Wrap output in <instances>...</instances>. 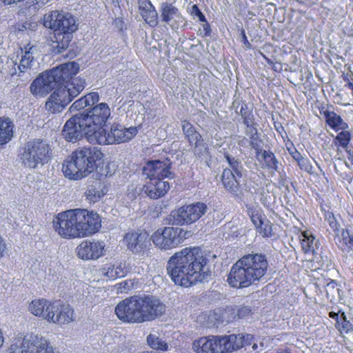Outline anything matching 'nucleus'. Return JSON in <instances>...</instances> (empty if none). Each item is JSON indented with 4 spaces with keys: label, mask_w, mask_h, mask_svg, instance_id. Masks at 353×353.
<instances>
[{
    "label": "nucleus",
    "mask_w": 353,
    "mask_h": 353,
    "mask_svg": "<svg viewBox=\"0 0 353 353\" xmlns=\"http://www.w3.org/2000/svg\"><path fill=\"white\" fill-rule=\"evenodd\" d=\"M79 70V64L73 61L43 72L31 83L30 92L36 97H43L56 88L46 107L52 113L60 112L85 88L84 79L72 78Z\"/></svg>",
    "instance_id": "f257e3e1"
},
{
    "label": "nucleus",
    "mask_w": 353,
    "mask_h": 353,
    "mask_svg": "<svg viewBox=\"0 0 353 353\" xmlns=\"http://www.w3.org/2000/svg\"><path fill=\"white\" fill-rule=\"evenodd\" d=\"M208 263L199 248H185L170 258L167 270L175 284L187 288L208 279Z\"/></svg>",
    "instance_id": "f03ea898"
},
{
    "label": "nucleus",
    "mask_w": 353,
    "mask_h": 353,
    "mask_svg": "<svg viewBox=\"0 0 353 353\" xmlns=\"http://www.w3.org/2000/svg\"><path fill=\"white\" fill-rule=\"evenodd\" d=\"M164 309V305L152 296H132L118 303L115 314L123 322L139 323L154 319Z\"/></svg>",
    "instance_id": "7ed1b4c3"
},
{
    "label": "nucleus",
    "mask_w": 353,
    "mask_h": 353,
    "mask_svg": "<svg viewBox=\"0 0 353 353\" xmlns=\"http://www.w3.org/2000/svg\"><path fill=\"white\" fill-rule=\"evenodd\" d=\"M268 267V263L265 255H245L231 268L228 277V283L232 288L248 287L265 275Z\"/></svg>",
    "instance_id": "20e7f679"
},
{
    "label": "nucleus",
    "mask_w": 353,
    "mask_h": 353,
    "mask_svg": "<svg viewBox=\"0 0 353 353\" xmlns=\"http://www.w3.org/2000/svg\"><path fill=\"white\" fill-rule=\"evenodd\" d=\"M102 156L101 151L96 147L79 148L64 161L62 171L65 176L70 179H81L96 169V162Z\"/></svg>",
    "instance_id": "39448f33"
},
{
    "label": "nucleus",
    "mask_w": 353,
    "mask_h": 353,
    "mask_svg": "<svg viewBox=\"0 0 353 353\" xmlns=\"http://www.w3.org/2000/svg\"><path fill=\"white\" fill-rule=\"evenodd\" d=\"M251 334H230L225 336H202L192 343L196 353H229L251 344Z\"/></svg>",
    "instance_id": "423d86ee"
},
{
    "label": "nucleus",
    "mask_w": 353,
    "mask_h": 353,
    "mask_svg": "<svg viewBox=\"0 0 353 353\" xmlns=\"http://www.w3.org/2000/svg\"><path fill=\"white\" fill-rule=\"evenodd\" d=\"M137 133L136 127L125 128L119 123H113L109 130L99 129L90 138V143L99 145L117 144L132 139Z\"/></svg>",
    "instance_id": "0eeeda50"
},
{
    "label": "nucleus",
    "mask_w": 353,
    "mask_h": 353,
    "mask_svg": "<svg viewBox=\"0 0 353 353\" xmlns=\"http://www.w3.org/2000/svg\"><path fill=\"white\" fill-rule=\"evenodd\" d=\"M8 353H59L44 337L27 334L22 340L12 344Z\"/></svg>",
    "instance_id": "6e6552de"
},
{
    "label": "nucleus",
    "mask_w": 353,
    "mask_h": 353,
    "mask_svg": "<svg viewBox=\"0 0 353 353\" xmlns=\"http://www.w3.org/2000/svg\"><path fill=\"white\" fill-rule=\"evenodd\" d=\"M50 151V145L43 141H29L21 155L22 165L30 169L43 165L48 161Z\"/></svg>",
    "instance_id": "1a4fd4ad"
},
{
    "label": "nucleus",
    "mask_w": 353,
    "mask_h": 353,
    "mask_svg": "<svg viewBox=\"0 0 353 353\" xmlns=\"http://www.w3.org/2000/svg\"><path fill=\"white\" fill-rule=\"evenodd\" d=\"M225 158L228 167L223 169L221 174V181L224 188L230 193L239 195L241 193L239 180L243 176V168L241 161L226 154Z\"/></svg>",
    "instance_id": "9d476101"
},
{
    "label": "nucleus",
    "mask_w": 353,
    "mask_h": 353,
    "mask_svg": "<svg viewBox=\"0 0 353 353\" xmlns=\"http://www.w3.org/2000/svg\"><path fill=\"white\" fill-rule=\"evenodd\" d=\"M188 231L180 228L164 227L158 229L151 236L153 243L161 250L176 248L186 239Z\"/></svg>",
    "instance_id": "9b49d317"
},
{
    "label": "nucleus",
    "mask_w": 353,
    "mask_h": 353,
    "mask_svg": "<svg viewBox=\"0 0 353 353\" xmlns=\"http://www.w3.org/2000/svg\"><path fill=\"white\" fill-rule=\"evenodd\" d=\"M77 208L59 213L53 219L54 230L68 239L79 238Z\"/></svg>",
    "instance_id": "f8f14e48"
},
{
    "label": "nucleus",
    "mask_w": 353,
    "mask_h": 353,
    "mask_svg": "<svg viewBox=\"0 0 353 353\" xmlns=\"http://www.w3.org/2000/svg\"><path fill=\"white\" fill-rule=\"evenodd\" d=\"M207 209V205L201 202L182 206L171 212L170 222L175 225L191 224L204 215Z\"/></svg>",
    "instance_id": "ddd939ff"
},
{
    "label": "nucleus",
    "mask_w": 353,
    "mask_h": 353,
    "mask_svg": "<svg viewBox=\"0 0 353 353\" xmlns=\"http://www.w3.org/2000/svg\"><path fill=\"white\" fill-rule=\"evenodd\" d=\"M43 26L54 32L73 33L77 30L74 17L62 11L54 10L43 17Z\"/></svg>",
    "instance_id": "4468645a"
},
{
    "label": "nucleus",
    "mask_w": 353,
    "mask_h": 353,
    "mask_svg": "<svg viewBox=\"0 0 353 353\" xmlns=\"http://www.w3.org/2000/svg\"><path fill=\"white\" fill-rule=\"evenodd\" d=\"M111 114L110 108L105 103H101L85 114L81 113V115L84 121V123L88 130H90L91 136H94L95 132L99 129H103V125L105 124Z\"/></svg>",
    "instance_id": "2eb2a0df"
},
{
    "label": "nucleus",
    "mask_w": 353,
    "mask_h": 353,
    "mask_svg": "<svg viewBox=\"0 0 353 353\" xmlns=\"http://www.w3.org/2000/svg\"><path fill=\"white\" fill-rule=\"evenodd\" d=\"M78 236L83 238L97 233L101 227V217L97 212L77 208Z\"/></svg>",
    "instance_id": "dca6fc26"
},
{
    "label": "nucleus",
    "mask_w": 353,
    "mask_h": 353,
    "mask_svg": "<svg viewBox=\"0 0 353 353\" xmlns=\"http://www.w3.org/2000/svg\"><path fill=\"white\" fill-rule=\"evenodd\" d=\"M62 134L68 141L74 142L85 135L89 141L91 135L90 130L86 127L80 114H76L70 118L65 124Z\"/></svg>",
    "instance_id": "f3484780"
},
{
    "label": "nucleus",
    "mask_w": 353,
    "mask_h": 353,
    "mask_svg": "<svg viewBox=\"0 0 353 353\" xmlns=\"http://www.w3.org/2000/svg\"><path fill=\"white\" fill-rule=\"evenodd\" d=\"M103 241L84 240L77 247V256L83 260H96L105 254Z\"/></svg>",
    "instance_id": "a211bd4d"
},
{
    "label": "nucleus",
    "mask_w": 353,
    "mask_h": 353,
    "mask_svg": "<svg viewBox=\"0 0 353 353\" xmlns=\"http://www.w3.org/2000/svg\"><path fill=\"white\" fill-rule=\"evenodd\" d=\"M171 162L168 159L154 160L147 163L143 168V174L147 178H158L163 180L165 178L171 179L173 174L170 171Z\"/></svg>",
    "instance_id": "6ab92c4d"
},
{
    "label": "nucleus",
    "mask_w": 353,
    "mask_h": 353,
    "mask_svg": "<svg viewBox=\"0 0 353 353\" xmlns=\"http://www.w3.org/2000/svg\"><path fill=\"white\" fill-rule=\"evenodd\" d=\"M74 320V310L68 304H64L60 301H53L50 319L48 322L62 325H67Z\"/></svg>",
    "instance_id": "aec40b11"
},
{
    "label": "nucleus",
    "mask_w": 353,
    "mask_h": 353,
    "mask_svg": "<svg viewBox=\"0 0 353 353\" xmlns=\"http://www.w3.org/2000/svg\"><path fill=\"white\" fill-rule=\"evenodd\" d=\"M182 130L190 144L194 147V153L196 155L201 156L208 151V148L203 143L201 135L190 122L183 121Z\"/></svg>",
    "instance_id": "412c9836"
},
{
    "label": "nucleus",
    "mask_w": 353,
    "mask_h": 353,
    "mask_svg": "<svg viewBox=\"0 0 353 353\" xmlns=\"http://www.w3.org/2000/svg\"><path fill=\"white\" fill-rule=\"evenodd\" d=\"M124 242L133 253H140L146 249L150 241L146 232L137 230L128 232L124 237Z\"/></svg>",
    "instance_id": "4be33fe9"
},
{
    "label": "nucleus",
    "mask_w": 353,
    "mask_h": 353,
    "mask_svg": "<svg viewBox=\"0 0 353 353\" xmlns=\"http://www.w3.org/2000/svg\"><path fill=\"white\" fill-rule=\"evenodd\" d=\"M148 181L143 188V192L152 199H157L163 196L170 189V184L168 181L158 178H148Z\"/></svg>",
    "instance_id": "5701e85b"
},
{
    "label": "nucleus",
    "mask_w": 353,
    "mask_h": 353,
    "mask_svg": "<svg viewBox=\"0 0 353 353\" xmlns=\"http://www.w3.org/2000/svg\"><path fill=\"white\" fill-rule=\"evenodd\" d=\"M101 276L106 280H115L123 277L130 271L129 268L124 263H106L99 269Z\"/></svg>",
    "instance_id": "b1692460"
},
{
    "label": "nucleus",
    "mask_w": 353,
    "mask_h": 353,
    "mask_svg": "<svg viewBox=\"0 0 353 353\" xmlns=\"http://www.w3.org/2000/svg\"><path fill=\"white\" fill-rule=\"evenodd\" d=\"M53 301L45 299H36L28 305V311L35 316L41 318L47 321L50 319Z\"/></svg>",
    "instance_id": "393cba45"
},
{
    "label": "nucleus",
    "mask_w": 353,
    "mask_h": 353,
    "mask_svg": "<svg viewBox=\"0 0 353 353\" xmlns=\"http://www.w3.org/2000/svg\"><path fill=\"white\" fill-rule=\"evenodd\" d=\"M139 12L144 21L151 27L157 24V12L149 0L139 1Z\"/></svg>",
    "instance_id": "a878e982"
},
{
    "label": "nucleus",
    "mask_w": 353,
    "mask_h": 353,
    "mask_svg": "<svg viewBox=\"0 0 353 353\" xmlns=\"http://www.w3.org/2000/svg\"><path fill=\"white\" fill-rule=\"evenodd\" d=\"M301 243L302 250L306 254L313 256L320 248L319 240L309 231H304L301 233Z\"/></svg>",
    "instance_id": "bb28decb"
},
{
    "label": "nucleus",
    "mask_w": 353,
    "mask_h": 353,
    "mask_svg": "<svg viewBox=\"0 0 353 353\" xmlns=\"http://www.w3.org/2000/svg\"><path fill=\"white\" fill-rule=\"evenodd\" d=\"M21 51L18 69L20 72H26L30 70L34 63L33 54L36 51V48L33 46H26L24 50L21 49Z\"/></svg>",
    "instance_id": "cd10ccee"
},
{
    "label": "nucleus",
    "mask_w": 353,
    "mask_h": 353,
    "mask_svg": "<svg viewBox=\"0 0 353 353\" xmlns=\"http://www.w3.org/2000/svg\"><path fill=\"white\" fill-rule=\"evenodd\" d=\"M324 114L327 125L334 131L338 132L349 128L348 124L334 112L326 111Z\"/></svg>",
    "instance_id": "c85d7f7f"
},
{
    "label": "nucleus",
    "mask_w": 353,
    "mask_h": 353,
    "mask_svg": "<svg viewBox=\"0 0 353 353\" xmlns=\"http://www.w3.org/2000/svg\"><path fill=\"white\" fill-rule=\"evenodd\" d=\"M14 125L9 119L0 118V145L8 143L13 136Z\"/></svg>",
    "instance_id": "c756f323"
},
{
    "label": "nucleus",
    "mask_w": 353,
    "mask_h": 353,
    "mask_svg": "<svg viewBox=\"0 0 353 353\" xmlns=\"http://www.w3.org/2000/svg\"><path fill=\"white\" fill-rule=\"evenodd\" d=\"M86 199L92 203L98 201L105 193L101 189V184L97 182L94 185H90L85 193Z\"/></svg>",
    "instance_id": "7c9ffc66"
},
{
    "label": "nucleus",
    "mask_w": 353,
    "mask_h": 353,
    "mask_svg": "<svg viewBox=\"0 0 353 353\" xmlns=\"http://www.w3.org/2000/svg\"><path fill=\"white\" fill-rule=\"evenodd\" d=\"M72 33H65L61 32H57L55 33L54 38L56 41H54V43H57L55 47L57 48L58 52H61L69 46L72 37Z\"/></svg>",
    "instance_id": "2f4dec72"
},
{
    "label": "nucleus",
    "mask_w": 353,
    "mask_h": 353,
    "mask_svg": "<svg viewBox=\"0 0 353 353\" xmlns=\"http://www.w3.org/2000/svg\"><path fill=\"white\" fill-rule=\"evenodd\" d=\"M163 21L169 23L174 17H179L178 9L172 4L169 3H163L161 6Z\"/></svg>",
    "instance_id": "473e14b6"
},
{
    "label": "nucleus",
    "mask_w": 353,
    "mask_h": 353,
    "mask_svg": "<svg viewBox=\"0 0 353 353\" xmlns=\"http://www.w3.org/2000/svg\"><path fill=\"white\" fill-rule=\"evenodd\" d=\"M147 342L148 345L154 350H168V344L156 334H150L147 337Z\"/></svg>",
    "instance_id": "72a5a7b5"
},
{
    "label": "nucleus",
    "mask_w": 353,
    "mask_h": 353,
    "mask_svg": "<svg viewBox=\"0 0 353 353\" xmlns=\"http://www.w3.org/2000/svg\"><path fill=\"white\" fill-rule=\"evenodd\" d=\"M352 135L348 129L342 130L339 132L334 138V143L336 145L341 146L343 149L349 147V143L351 141Z\"/></svg>",
    "instance_id": "f704fd0d"
},
{
    "label": "nucleus",
    "mask_w": 353,
    "mask_h": 353,
    "mask_svg": "<svg viewBox=\"0 0 353 353\" xmlns=\"http://www.w3.org/2000/svg\"><path fill=\"white\" fill-rule=\"evenodd\" d=\"M262 157L264 161L265 166L274 171H276L279 168V161L273 152L270 151L263 150L262 152Z\"/></svg>",
    "instance_id": "c9c22d12"
},
{
    "label": "nucleus",
    "mask_w": 353,
    "mask_h": 353,
    "mask_svg": "<svg viewBox=\"0 0 353 353\" xmlns=\"http://www.w3.org/2000/svg\"><path fill=\"white\" fill-rule=\"evenodd\" d=\"M240 114L245 125H250V122L253 121L252 109L249 108L246 103H243L240 110Z\"/></svg>",
    "instance_id": "e433bc0d"
},
{
    "label": "nucleus",
    "mask_w": 353,
    "mask_h": 353,
    "mask_svg": "<svg viewBox=\"0 0 353 353\" xmlns=\"http://www.w3.org/2000/svg\"><path fill=\"white\" fill-rule=\"evenodd\" d=\"M336 327L341 332L347 333L352 329V323L346 319L344 313H342L336 321Z\"/></svg>",
    "instance_id": "4c0bfd02"
},
{
    "label": "nucleus",
    "mask_w": 353,
    "mask_h": 353,
    "mask_svg": "<svg viewBox=\"0 0 353 353\" xmlns=\"http://www.w3.org/2000/svg\"><path fill=\"white\" fill-rule=\"evenodd\" d=\"M296 162L301 170L311 174L314 173V167L312 166L310 160L307 157H303L302 156L301 158L297 159Z\"/></svg>",
    "instance_id": "58836bf2"
},
{
    "label": "nucleus",
    "mask_w": 353,
    "mask_h": 353,
    "mask_svg": "<svg viewBox=\"0 0 353 353\" xmlns=\"http://www.w3.org/2000/svg\"><path fill=\"white\" fill-rule=\"evenodd\" d=\"M256 230L259 233L265 237L272 236V225L266 218Z\"/></svg>",
    "instance_id": "ea45409f"
},
{
    "label": "nucleus",
    "mask_w": 353,
    "mask_h": 353,
    "mask_svg": "<svg viewBox=\"0 0 353 353\" xmlns=\"http://www.w3.org/2000/svg\"><path fill=\"white\" fill-rule=\"evenodd\" d=\"M311 260L314 262L317 263L319 265H323L325 264L328 265L329 259L326 254L319 248V250L316 252V254H314L312 256Z\"/></svg>",
    "instance_id": "a19ab883"
},
{
    "label": "nucleus",
    "mask_w": 353,
    "mask_h": 353,
    "mask_svg": "<svg viewBox=\"0 0 353 353\" xmlns=\"http://www.w3.org/2000/svg\"><path fill=\"white\" fill-rule=\"evenodd\" d=\"M265 215L261 214L258 212H253L251 216V220L256 230L263 223V221L265 220Z\"/></svg>",
    "instance_id": "79ce46f5"
},
{
    "label": "nucleus",
    "mask_w": 353,
    "mask_h": 353,
    "mask_svg": "<svg viewBox=\"0 0 353 353\" xmlns=\"http://www.w3.org/2000/svg\"><path fill=\"white\" fill-rule=\"evenodd\" d=\"M326 220L334 232L339 231L340 225L332 213L328 212L326 214Z\"/></svg>",
    "instance_id": "37998d69"
},
{
    "label": "nucleus",
    "mask_w": 353,
    "mask_h": 353,
    "mask_svg": "<svg viewBox=\"0 0 353 353\" xmlns=\"http://www.w3.org/2000/svg\"><path fill=\"white\" fill-rule=\"evenodd\" d=\"M190 14L194 18L197 17L198 19L201 21H205V17L200 10L197 5H193L190 8Z\"/></svg>",
    "instance_id": "c03bdc74"
},
{
    "label": "nucleus",
    "mask_w": 353,
    "mask_h": 353,
    "mask_svg": "<svg viewBox=\"0 0 353 353\" xmlns=\"http://www.w3.org/2000/svg\"><path fill=\"white\" fill-rule=\"evenodd\" d=\"M85 103L88 106L94 105L99 99L98 93L90 92L83 97Z\"/></svg>",
    "instance_id": "a18cd8bd"
},
{
    "label": "nucleus",
    "mask_w": 353,
    "mask_h": 353,
    "mask_svg": "<svg viewBox=\"0 0 353 353\" xmlns=\"http://www.w3.org/2000/svg\"><path fill=\"white\" fill-rule=\"evenodd\" d=\"M250 144L251 147L256 151V156H259V154L261 152V141L258 140V137H254L252 138H250Z\"/></svg>",
    "instance_id": "49530a36"
},
{
    "label": "nucleus",
    "mask_w": 353,
    "mask_h": 353,
    "mask_svg": "<svg viewBox=\"0 0 353 353\" xmlns=\"http://www.w3.org/2000/svg\"><path fill=\"white\" fill-rule=\"evenodd\" d=\"M87 104L85 102L84 98L81 97L79 99L75 101L72 105L70 106V111H75V110H79L84 108H85Z\"/></svg>",
    "instance_id": "de8ad7c7"
},
{
    "label": "nucleus",
    "mask_w": 353,
    "mask_h": 353,
    "mask_svg": "<svg viewBox=\"0 0 353 353\" xmlns=\"http://www.w3.org/2000/svg\"><path fill=\"white\" fill-rule=\"evenodd\" d=\"M252 314L250 307L243 306L236 310V314L239 319L246 318Z\"/></svg>",
    "instance_id": "09e8293b"
},
{
    "label": "nucleus",
    "mask_w": 353,
    "mask_h": 353,
    "mask_svg": "<svg viewBox=\"0 0 353 353\" xmlns=\"http://www.w3.org/2000/svg\"><path fill=\"white\" fill-rule=\"evenodd\" d=\"M8 244L6 241L0 235V259L3 258L8 252Z\"/></svg>",
    "instance_id": "8fccbe9b"
},
{
    "label": "nucleus",
    "mask_w": 353,
    "mask_h": 353,
    "mask_svg": "<svg viewBox=\"0 0 353 353\" xmlns=\"http://www.w3.org/2000/svg\"><path fill=\"white\" fill-rule=\"evenodd\" d=\"M117 285L118 286V290L123 292L130 290L132 286V283L131 281H124L118 283Z\"/></svg>",
    "instance_id": "3c124183"
},
{
    "label": "nucleus",
    "mask_w": 353,
    "mask_h": 353,
    "mask_svg": "<svg viewBox=\"0 0 353 353\" xmlns=\"http://www.w3.org/2000/svg\"><path fill=\"white\" fill-rule=\"evenodd\" d=\"M247 130H246V134L250 138L258 137L257 135V130L256 128L253 125L252 121L250 122V125H246Z\"/></svg>",
    "instance_id": "603ef678"
},
{
    "label": "nucleus",
    "mask_w": 353,
    "mask_h": 353,
    "mask_svg": "<svg viewBox=\"0 0 353 353\" xmlns=\"http://www.w3.org/2000/svg\"><path fill=\"white\" fill-rule=\"evenodd\" d=\"M352 235L348 230H343L341 232L342 240L346 245H349V241L352 238Z\"/></svg>",
    "instance_id": "864d4df0"
},
{
    "label": "nucleus",
    "mask_w": 353,
    "mask_h": 353,
    "mask_svg": "<svg viewBox=\"0 0 353 353\" xmlns=\"http://www.w3.org/2000/svg\"><path fill=\"white\" fill-rule=\"evenodd\" d=\"M204 23L202 25L203 27V34L205 37H208L211 34V28L210 24L208 23L207 20L205 19V21H202Z\"/></svg>",
    "instance_id": "5fc2aeb1"
},
{
    "label": "nucleus",
    "mask_w": 353,
    "mask_h": 353,
    "mask_svg": "<svg viewBox=\"0 0 353 353\" xmlns=\"http://www.w3.org/2000/svg\"><path fill=\"white\" fill-rule=\"evenodd\" d=\"M288 152L292 156V157L296 161L298 159L301 158L302 155L301 153L297 151V150L295 148H288Z\"/></svg>",
    "instance_id": "6e6d98bb"
},
{
    "label": "nucleus",
    "mask_w": 353,
    "mask_h": 353,
    "mask_svg": "<svg viewBox=\"0 0 353 353\" xmlns=\"http://www.w3.org/2000/svg\"><path fill=\"white\" fill-rule=\"evenodd\" d=\"M347 153V158L348 162L353 165V146H349L345 149Z\"/></svg>",
    "instance_id": "4d7b16f0"
},
{
    "label": "nucleus",
    "mask_w": 353,
    "mask_h": 353,
    "mask_svg": "<svg viewBox=\"0 0 353 353\" xmlns=\"http://www.w3.org/2000/svg\"><path fill=\"white\" fill-rule=\"evenodd\" d=\"M338 284L337 283L334 281V280H331L330 281H329L327 285H326V291L327 292V294L330 292H332V291L336 288Z\"/></svg>",
    "instance_id": "13d9d810"
},
{
    "label": "nucleus",
    "mask_w": 353,
    "mask_h": 353,
    "mask_svg": "<svg viewBox=\"0 0 353 353\" xmlns=\"http://www.w3.org/2000/svg\"><path fill=\"white\" fill-rule=\"evenodd\" d=\"M241 35L242 38V42L244 43L245 46H246L248 48L250 47V43L248 40V38L246 37L245 32L244 30H241Z\"/></svg>",
    "instance_id": "bf43d9fd"
},
{
    "label": "nucleus",
    "mask_w": 353,
    "mask_h": 353,
    "mask_svg": "<svg viewBox=\"0 0 353 353\" xmlns=\"http://www.w3.org/2000/svg\"><path fill=\"white\" fill-rule=\"evenodd\" d=\"M37 5L43 6L50 1V0H35Z\"/></svg>",
    "instance_id": "052dcab7"
},
{
    "label": "nucleus",
    "mask_w": 353,
    "mask_h": 353,
    "mask_svg": "<svg viewBox=\"0 0 353 353\" xmlns=\"http://www.w3.org/2000/svg\"><path fill=\"white\" fill-rule=\"evenodd\" d=\"M247 141H248L247 139L243 137V138L241 139V140H240L238 142V143L241 146H245Z\"/></svg>",
    "instance_id": "680f3d73"
},
{
    "label": "nucleus",
    "mask_w": 353,
    "mask_h": 353,
    "mask_svg": "<svg viewBox=\"0 0 353 353\" xmlns=\"http://www.w3.org/2000/svg\"><path fill=\"white\" fill-rule=\"evenodd\" d=\"M350 240L349 241V245H347L348 248H352L353 247V234L352 235V238L350 239Z\"/></svg>",
    "instance_id": "e2e57ef3"
},
{
    "label": "nucleus",
    "mask_w": 353,
    "mask_h": 353,
    "mask_svg": "<svg viewBox=\"0 0 353 353\" xmlns=\"http://www.w3.org/2000/svg\"><path fill=\"white\" fill-rule=\"evenodd\" d=\"M330 316H331L332 318H334L335 316H337V319H339V315H338V314H336V313H331V314H330Z\"/></svg>",
    "instance_id": "0e129e2a"
},
{
    "label": "nucleus",
    "mask_w": 353,
    "mask_h": 353,
    "mask_svg": "<svg viewBox=\"0 0 353 353\" xmlns=\"http://www.w3.org/2000/svg\"><path fill=\"white\" fill-rule=\"evenodd\" d=\"M252 349H253L254 350H257V345H256V343H254V344L252 345Z\"/></svg>",
    "instance_id": "69168bd1"
},
{
    "label": "nucleus",
    "mask_w": 353,
    "mask_h": 353,
    "mask_svg": "<svg viewBox=\"0 0 353 353\" xmlns=\"http://www.w3.org/2000/svg\"><path fill=\"white\" fill-rule=\"evenodd\" d=\"M345 164H346V165H347V167H349V165H348V162H347V161H346V162H345Z\"/></svg>",
    "instance_id": "338daca9"
},
{
    "label": "nucleus",
    "mask_w": 353,
    "mask_h": 353,
    "mask_svg": "<svg viewBox=\"0 0 353 353\" xmlns=\"http://www.w3.org/2000/svg\"><path fill=\"white\" fill-rule=\"evenodd\" d=\"M111 1H112V3L117 1V0H111Z\"/></svg>",
    "instance_id": "774afa93"
}]
</instances>
